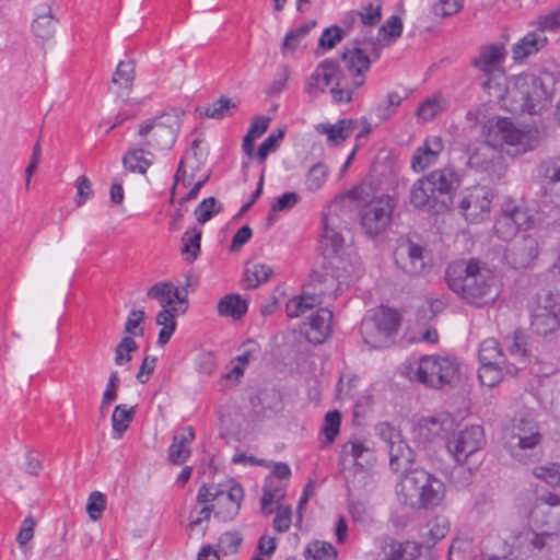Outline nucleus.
Instances as JSON below:
<instances>
[{
  "label": "nucleus",
  "instance_id": "f257e3e1",
  "mask_svg": "<svg viewBox=\"0 0 560 560\" xmlns=\"http://www.w3.org/2000/svg\"><path fill=\"white\" fill-rule=\"evenodd\" d=\"M506 49L502 43L485 45L472 65L487 78L481 84L492 96L500 100L502 107L514 114H537L549 106L553 94V78L546 73L536 75L522 73L506 80L504 89L503 61Z\"/></svg>",
  "mask_w": 560,
  "mask_h": 560
},
{
  "label": "nucleus",
  "instance_id": "f03ea898",
  "mask_svg": "<svg viewBox=\"0 0 560 560\" xmlns=\"http://www.w3.org/2000/svg\"><path fill=\"white\" fill-rule=\"evenodd\" d=\"M336 221L334 215L326 217L322 235L327 270L324 275L313 276L303 293L287 303L289 317H300L306 311L323 304L325 298L335 299L342 287H348L361 275L358 257L343 249L345 240L335 228Z\"/></svg>",
  "mask_w": 560,
  "mask_h": 560
},
{
  "label": "nucleus",
  "instance_id": "7ed1b4c3",
  "mask_svg": "<svg viewBox=\"0 0 560 560\" xmlns=\"http://www.w3.org/2000/svg\"><path fill=\"white\" fill-rule=\"evenodd\" d=\"M374 50L375 44L371 39H354L342 54L345 71L337 61L323 60L306 80L305 93L314 100L329 89L334 103H350L354 92L365 83L372 63L369 54Z\"/></svg>",
  "mask_w": 560,
  "mask_h": 560
},
{
  "label": "nucleus",
  "instance_id": "20e7f679",
  "mask_svg": "<svg viewBox=\"0 0 560 560\" xmlns=\"http://www.w3.org/2000/svg\"><path fill=\"white\" fill-rule=\"evenodd\" d=\"M538 141L536 129L522 130L508 118H497L488 124V140L470 144L466 150V164L478 172L500 176L503 159L499 150L506 144L515 148L514 153L533 149Z\"/></svg>",
  "mask_w": 560,
  "mask_h": 560
},
{
  "label": "nucleus",
  "instance_id": "39448f33",
  "mask_svg": "<svg viewBox=\"0 0 560 560\" xmlns=\"http://www.w3.org/2000/svg\"><path fill=\"white\" fill-rule=\"evenodd\" d=\"M446 281L455 294L475 307L489 306L498 296L494 272L478 259L451 264L446 269Z\"/></svg>",
  "mask_w": 560,
  "mask_h": 560
},
{
  "label": "nucleus",
  "instance_id": "423d86ee",
  "mask_svg": "<svg viewBox=\"0 0 560 560\" xmlns=\"http://www.w3.org/2000/svg\"><path fill=\"white\" fill-rule=\"evenodd\" d=\"M348 197L361 207L360 220L366 234L375 236L387 229L396 207L389 195L364 182L351 189Z\"/></svg>",
  "mask_w": 560,
  "mask_h": 560
},
{
  "label": "nucleus",
  "instance_id": "0eeeda50",
  "mask_svg": "<svg viewBox=\"0 0 560 560\" xmlns=\"http://www.w3.org/2000/svg\"><path fill=\"white\" fill-rule=\"evenodd\" d=\"M404 374L411 382L440 389L459 377V363L450 355H422L409 361L404 368Z\"/></svg>",
  "mask_w": 560,
  "mask_h": 560
},
{
  "label": "nucleus",
  "instance_id": "6e6552de",
  "mask_svg": "<svg viewBox=\"0 0 560 560\" xmlns=\"http://www.w3.org/2000/svg\"><path fill=\"white\" fill-rule=\"evenodd\" d=\"M147 295L156 300L161 305V311L155 316V323L162 327L158 343L164 346L176 330V317L187 311V295L183 294L178 287L168 281L155 283L148 290Z\"/></svg>",
  "mask_w": 560,
  "mask_h": 560
},
{
  "label": "nucleus",
  "instance_id": "1a4fd4ad",
  "mask_svg": "<svg viewBox=\"0 0 560 560\" xmlns=\"http://www.w3.org/2000/svg\"><path fill=\"white\" fill-rule=\"evenodd\" d=\"M182 114L179 109H171L142 121L138 128L142 144L154 150L172 148L180 128Z\"/></svg>",
  "mask_w": 560,
  "mask_h": 560
},
{
  "label": "nucleus",
  "instance_id": "9d476101",
  "mask_svg": "<svg viewBox=\"0 0 560 560\" xmlns=\"http://www.w3.org/2000/svg\"><path fill=\"white\" fill-rule=\"evenodd\" d=\"M399 325L398 314L385 307L369 312L361 323L363 341L372 349L387 347Z\"/></svg>",
  "mask_w": 560,
  "mask_h": 560
},
{
  "label": "nucleus",
  "instance_id": "9b49d317",
  "mask_svg": "<svg viewBox=\"0 0 560 560\" xmlns=\"http://www.w3.org/2000/svg\"><path fill=\"white\" fill-rule=\"evenodd\" d=\"M511 363L480 364L478 377L482 385L493 387L498 385L505 374L515 375L529 361V352L522 332H515L513 341L509 345Z\"/></svg>",
  "mask_w": 560,
  "mask_h": 560
},
{
  "label": "nucleus",
  "instance_id": "f8f14e48",
  "mask_svg": "<svg viewBox=\"0 0 560 560\" xmlns=\"http://www.w3.org/2000/svg\"><path fill=\"white\" fill-rule=\"evenodd\" d=\"M530 326L541 336L553 334L560 328V290L538 294L530 306Z\"/></svg>",
  "mask_w": 560,
  "mask_h": 560
},
{
  "label": "nucleus",
  "instance_id": "ddd939ff",
  "mask_svg": "<svg viewBox=\"0 0 560 560\" xmlns=\"http://www.w3.org/2000/svg\"><path fill=\"white\" fill-rule=\"evenodd\" d=\"M485 445L483 430L479 425H471L462 430L448 441V451L455 460L467 465L471 471L477 469L481 463L480 451Z\"/></svg>",
  "mask_w": 560,
  "mask_h": 560
},
{
  "label": "nucleus",
  "instance_id": "4468645a",
  "mask_svg": "<svg viewBox=\"0 0 560 560\" xmlns=\"http://www.w3.org/2000/svg\"><path fill=\"white\" fill-rule=\"evenodd\" d=\"M375 433L386 444L390 468L396 472L410 471L415 453L402 439L401 433L387 422L376 424Z\"/></svg>",
  "mask_w": 560,
  "mask_h": 560
},
{
  "label": "nucleus",
  "instance_id": "2eb2a0df",
  "mask_svg": "<svg viewBox=\"0 0 560 560\" xmlns=\"http://www.w3.org/2000/svg\"><path fill=\"white\" fill-rule=\"evenodd\" d=\"M492 192L486 186L465 188L459 196L458 209L465 220L478 224L490 217Z\"/></svg>",
  "mask_w": 560,
  "mask_h": 560
},
{
  "label": "nucleus",
  "instance_id": "dca6fc26",
  "mask_svg": "<svg viewBox=\"0 0 560 560\" xmlns=\"http://www.w3.org/2000/svg\"><path fill=\"white\" fill-rule=\"evenodd\" d=\"M427 470L415 468L404 474L396 485L398 501L411 509H422Z\"/></svg>",
  "mask_w": 560,
  "mask_h": 560
},
{
  "label": "nucleus",
  "instance_id": "f3484780",
  "mask_svg": "<svg viewBox=\"0 0 560 560\" xmlns=\"http://www.w3.org/2000/svg\"><path fill=\"white\" fill-rule=\"evenodd\" d=\"M529 522L535 530L541 535H557L560 533V498L549 494L530 512Z\"/></svg>",
  "mask_w": 560,
  "mask_h": 560
},
{
  "label": "nucleus",
  "instance_id": "a211bd4d",
  "mask_svg": "<svg viewBox=\"0 0 560 560\" xmlns=\"http://www.w3.org/2000/svg\"><path fill=\"white\" fill-rule=\"evenodd\" d=\"M395 261L404 272L418 276L425 271L429 257L423 246L406 240L399 242L395 250Z\"/></svg>",
  "mask_w": 560,
  "mask_h": 560
},
{
  "label": "nucleus",
  "instance_id": "6ab92c4d",
  "mask_svg": "<svg viewBox=\"0 0 560 560\" xmlns=\"http://www.w3.org/2000/svg\"><path fill=\"white\" fill-rule=\"evenodd\" d=\"M243 498L244 491L238 483L231 482L226 489H221L213 504L215 517L222 521L233 520L240 512Z\"/></svg>",
  "mask_w": 560,
  "mask_h": 560
},
{
  "label": "nucleus",
  "instance_id": "aec40b11",
  "mask_svg": "<svg viewBox=\"0 0 560 560\" xmlns=\"http://www.w3.org/2000/svg\"><path fill=\"white\" fill-rule=\"evenodd\" d=\"M444 150V142L440 136H428L424 141L416 148L410 167L416 173L424 172L435 165Z\"/></svg>",
  "mask_w": 560,
  "mask_h": 560
},
{
  "label": "nucleus",
  "instance_id": "412c9836",
  "mask_svg": "<svg viewBox=\"0 0 560 560\" xmlns=\"http://www.w3.org/2000/svg\"><path fill=\"white\" fill-rule=\"evenodd\" d=\"M537 240L532 235H524L506 248L504 258L514 268L528 267L538 256Z\"/></svg>",
  "mask_w": 560,
  "mask_h": 560
},
{
  "label": "nucleus",
  "instance_id": "4be33fe9",
  "mask_svg": "<svg viewBox=\"0 0 560 560\" xmlns=\"http://www.w3.org/2000/svg\"><path fill=\"white\" fill-rule=\"evenodd\" d=\"M410 203L418 209L425 211L440 212L446 209V202L439 197L429 185V180L423 176L418 178L410 187L409 191Z\"/></svg>",
  "mask_w": 560,
  "mask_h": 560
},
{
  "label": "nucleus",
  "instance_id": "5701e85b",
  "mask_svg": "<svg viewBox=\"0 0 560 560\" xmlns=\"http://www.w3.org/2000/svg\"><path fill=\"white\" fill-rule=\"evenodd\" d=\"M423 177L429 180L439 199L453 196L460 185L459 175L450 166L433 170Z\"/></svg>",
  "mask_w": 560,
  "mask_h": 560
},
{
  "label": "nucleus",
  "instance_id": "b1692460",
  "mask_svg": "<svg viewBox=\"0 0 560 560\" xmlns=\"http://www.w3.org/2000/svg\"><path fill=\"white\" fill-rule=\"evenodd\" d=\"M331 319L332 313L327 307L312 314L302 328L306 339L315 345L323 343L330 336Z\"/></svg>",
  "mask_w": 560,
  "mask_h": 560
},
{
  "label": "nucleus",
  "instance_id": "393cba45",
  "mask_svg": "<svg viewBox=\"0 0 560 560\" xmlns=\"http://www.w3.org/2000/svg\"><path fill=\"white\" fill-rule=\"evenodd\" d=\"M350 19L352 20H359L360 24L366 28L364 34L360 37H357L355 39H363L368 38L371 39L374 44H376L375 40L371 36H369V33L371 32V27L376 25L381 20V2L380 0H373L369 2L366 5L362 8L361 11H351L350 12ZM370 59L372 58L377 59L380 54L377 49V45H375V50L371 51L369 54Z\"/></svg>",
  "mask_w": 560,
  "mask_h": 560
},
{
  "label": "nucleus",
  "instance_id": "a878e982",
  "mask_svg": "<svg viewBox=\"0 0 560 560\" xmlns=\"http://www.w3.org/2000/svg\"><path fill=\"white\" fill-rule=\"evenodd\" d=\"M547 36L542 30L536 28L524 35L513 45L512 54L515 61H521L527 57L537 54L547 45Z\"/></svg>",
  "mask_w": 560,
  "mask_h": 560
},
{
  "label": "nucleus",
  "instance_id": "bb28decb",
  "mask_svg": "<svg viewBox=\"0 0 560 560\" xmlns=\"http://www.w3.org/2000/svg\"><path fill=\"white\" fill-rule=\"evenodd\" d=\"M287 482L276 477H267L265 480L262 497L260 500L261 512L269 515L275 512L276 506L284 499Z\"/></svg>",
  "mask_w": 560,
  "mask_h": 560
},
{
  "label": "nucleus",
  "instance_id": "cd10ccee",
  "mask_svg": "<svg viewBox=\"0 0 560 560\" xmlns=\"http://www.w3.org/2000/svg\"><path fill=\"white\" fill-rule=\"evenodd\" d=\"M195 439V433L191 427H186L178 430L174 436L172 444L168 447V458L175 465H183L190 456V444Z\"/></svg>",
  "mask_w": 560,
  "mask_h": 560
},
{
  "label": "nucleus",
  "instance_id": "c85d7f7f",
  "mask_svg": "<svg viewBox=\"0 0 560 560\" xmlns=\"http://www.w3.org/2000/svg\"><path fill=\"white\" fill-rule=\"evenodd\" d=\"M513 341L512 338L505 340L506 352L500 347L494 338L485 339L479 347V361L480 364H508L511 363L509 345Z\"/></svg>",
  "mask_w": 560,
  "mask_h": 560
},
{
  "label": "nucleus",
  "instance_id": "c756f323",
  "mask_svg": "<svg viewBox=\"0 0 560 560\" xmlns=\"http://www.w3.org/2000/svg\"><path fill=\"white\" fill-rule=\"evenodd\" d=\"M355 126L352 119H341L336 124H319L316 130L327 137L329 145H339L353 133Z\"/></svg>",
  "mask_w": 560,
  "mask_h": 560
},
{
  "label": "nucleus",
  "instance_id": "7c9ffc66",
  "mask_svg": "<svg viewBox=\"0 0 560 560\" xmlns=\"http://www.w3.org/2000/svg\"><path fill=\"white\" fill-rule=\"evenodd\" d=\"M57 20L52 10L43 5L37 9L36 16L32 23L33 34L40 39H49L56 31Z\"/></svg>",
  "mask_w": 560,
  "mask_h": 560
},
{
  "label": "nucleus",
  "instance_id": "2f4dec72",
  "mask_svg": "<svg viewBox=\"0 0 560 560\" xmlns=\"http://www.w3.org/2000/svg\"><path fill=\"white\" fill-rule=\"evenodd\" d=\"M330 176V170L324 162L312 164L304 175V189L315 194L322 190Z\"/></svg>",
  "mask_w": 560,
  "mask_h": 560
},
{
  "label": "nucleus",
  "instance_id": "473e14b6",
  "mask_svg": "<svg viewBox=\"0 0 560 560\" xmlns=\"http://www.w3.org/2000/svg\"><path fill=\"white\" fill-rule=\"evenodd\" d=\"M340 456L343 460H351L354 466L363 468L370 464L371 450L359 440H350L341 447Z\"/></svg>",
  "mask_w": 560,
  "mask_h": 560
},
{
  "label": "nucleus",
  "instance_id": "72a5a7b5",
  "mask_svg": "<svg viewBox=\"0 0 560 560\" xmlns=\"http://www.w3.org/2000/svg\"><path fill=\"white\" fill-rule=\"evenodd\" d=\"M425 478L422 509H434L441 505L445 498V485L441 479L428 471Z\"/></svg>",
  "mask_w": 560,
  "mask_h": 560
},
{
  "label": "nucleus",
  "instance_id": "f704fd0d",
  "mask_svg": "<svg viewBox=\"0 0 560 560\" xmlns=\"http://www.w3.org/2000/svg\"><path fill=\"white\" fill-rule=\"evenodd\" d=\"M384 560H416L419 553L418 547L411 541L387 542L384 548Z\"/></svg>",
  "mask_w": 560,
  "mask_h": 560
},
{
  "label": "nucleus",
  "instance_id": "c9c22d12",
  "mask_svg": "<svg viewBox=\"0 0 560 560\" xmlns=\"http://www.w3.org/2000/svg\"><path fill=\"white\" fill-rule=\"evenodd\" d=\"M136 413V407H127L126 405H117L112 415V436L115 440L122 438L129 428Z\"/></svg>",
  "mask_w": 560,
  "mask_h": 560
},
{
  "label": "nucleus",
  "instance_id": "e433bc0d",
  "mask_svg": "<svg viewBox=\"0 0 560 560\" xmlns=\"http://www.w3.org/2000/svg\"><path fill=\"white\" fill-rule=\"evenodd\" d=\"M273 275L271 266L262 262L248 264L245 269L244 282L247 289H254L267 282Z\"/></svg>",
  "mask_w": 560,
  "mask_h": 560
},
{
  "label": "nucleus",
  "instance_id": "4c0bfd02",
  "mask_svg": "<svg viewBox=\"0 0 560 560\" xmlns=\"http://www.w3.org/2000/svg\"><path fill=\"white\" fill-rule=\"evenodd\" d=\"M247 302L238 294H229L222 298L218 304V313L221 316H230L234 319L241 318L246 314Z\"/></svg>",
  "mask_w": 560,
  "mask_h": 560
},
{
  "label": "nucleus",
  "instance_id": "58836bf2",
  "mask_svg": "<svg viewBox=\"0 0 560 560\" xmlns=\"http://www.w3.org/2000/svg\"><path fill=\"white\" fill-rule=\"evenodd\" d=\"M151 153H145L142 149H137L128 152L124 159V166L130 172H138L144 174L152 164Z\"/></svg>",
  "mask_w": 560,
  "mask_h": 560
},
{
  "label": "nucleus",
  "instance_id": "ea45409f",
  "mask_svg": "<svg viewBox=\"0 0 560 560\" xmlns=\"http://www.w3.org/2000/svg\"><path fill=\"white\" fill-rule=\"evenodd\" d=\"M237 108V102L228 98V97H220L212 104L208 105L202 114L212 119H222L229 116H232Z\"/></svg>",
  "mask_w": 560,
  "mask_h": 560
},
{
  "label": "nucleus",
  "instance_id": "a19ab883",
  "mask_svg": "<svg viewBox=\"0 0 560 560\" xmlns=\"http://www.w3.org/2000/svg\"><path fill=\"white\" fill-rule=\"evenodd\" d=\"M509 214L511 215L516 228L520 230H529L536 225V213L520 206H504Z\"/></svg>",
  "mask_w": 560,
  "mask_h": 560
},
{
  "label": "nucleus",
  "instance_id": "79ce46f5",
  "mask_svg": "<svg viewBox=\"0 0 560 560\" xmlns=\"http://www.w3.org/2000/svg\"><path fill=\"white\" fill-rule=\"evenodd\" d=\"M446 108V101L441 95H434L427 98L418 107V118L423 121H430Z\"/></svg>",
  "mask_w": 560,
  "mask_h": 560
},
{
  "label": "nucleus",
  "instance_id": "37998d69",
  "mask_svg": "<svg viewBox=\"0 0 560 560\" xmlns=\"http://www.w3.org/2000/svg\"><path fill=\"white\" fill-rule=\"evenodd\" d=\"M201 230L189 229L182 237V254L187 256V260L192 261L197 258L200 250Z\"/></svg>",
  "mask_w": 560,
  "mask_h": 560
},
{
  "label": "nucleus",
  "instance_id": "c03bdc74",
  "mask_svg": "<svg viewBox=\"0 0 560 560\" xmlns=\"http://www.w3.org/2000/svg\"><path fill=\"white\" fill-rule=\"evenodd\" d=\"M493 230L497 236L503 241H510L517 234L518 229L505 207H503L501 213L497 218Z\"/></svg>",
  "mask_w": 560,
  "mask_h": 560
},
{
  "label": "nucleus",
  "instance_id": "a18cd8bd",
  "mask_svg": "<svg viewBox=\"0 0 560 560\" xmlns=\"http://www.w3.org/2000/svg\"><path fill=\"white\" fill-rule=\"evenodd\" d=\"M307 560H336L337 550L327 541H314L307 546Z\"/></svg>",
  "mask_w": 560,
  "mask_h": 560
},
{
  "label": "nucleus",
  "instance_id": "49530a36",
  "mask_svg": "<svg viewBox=\"0 0 560 560\" xmlns=\"http://www.w3.org/2000/svg\"><path fill=\"white\" fill-rule=\"evenodd\" d=\"M135 80V65L131 60L120 61L112 78V83L129 89Z\"/></svg>",
  "mask_w": 560,
  "mask_h": 560
},
{
  "label": "nucleus",
  "instance_id": "de8ad7c7",
  "mask_svg": "<svg viewBox=\"0 0 560 560\" xmlns=\"http://www.w3.org/2000/svg\"><path fill=\"white\" fill-rule=\"evenodd\" d=\"M341 424V415L338 410L328 411L325 415L324 422L322 425V433L324 434L328 444L332 443L339 431Z\"/></svg>",
  "mask_w": 560,
  "mask_h": 560
},
{
  "label": "nucleus",
  "instance_id": "09e8293b",
  "mask_svg": "<svg viewBox=\"0 0 560 560\" xmlns=\"http://www.w3.org/2000/svg\"><path fill=\"white\" fill-rule=\"evenodd\" d=\"M533 474L536 478L544 480L551 487L560 485V465L548 464L534 468Z\"/></svg>",
  "mask_w": 560,
  "mask_h": 560
},
{
  "label": "nucleus",
  "instance_id": "8fccbe9b",
  "mask_svg": "<svg viewBox=\"0 0 560 560\" xmlns=\"http://www.w3.org/2000/svg\"><path fill=\"white\" fill-rule=\"evenodd\" d=\"M137 342L129 336L124 337L115 349V363L124 365L131 360V353L137 350Z\"/></svg>",
  "mask_w": 560,
  "mask_h": 560
},
{
  "label": "nucleus",
  "instance_id": "3c124183",
  "mask_svg": "<svg viewBox=\"0 0 560 560\" xmlns=\"http://www.w3.org/2000/svg\"><path fill=\"white\" fill-rule=\"evenodd\" d=\"M221 207H217V200L213 197L203 199L195 209V215L199 223L203 224L209 221L213 214L220 211Z\"/></svg>",
  "mask_w": 560,
  "mask_h": 560
},
{
  "label": "nucleus",
  "instance_id": "603ef678",
  "mask_svg": "<svg viewBox=\"0 0 560 560\" xmlns=\"http://www.w3.org/2000/svg\"><path fill=\"white\" fill-rule=\"evenodd\" d=\"M448 530L450 522L444 515H438L428 523V535L434 542L444 538Z\"/></svg>",
  "mask_w": 560,
  "mask_h": 560
},
{
  "label": "nucleus",
  "instance_id": "864d4df0",
  "mask_svg": "<svg viewBox=\"0 0 560 560\" xmlns=\"http://www.w3.org/2000/svg\"><path fill=\"white\" fill-rule=\"evenodd\" d=\"M106 506V499L102 492L94 491L90 494L86 503V512L91 520L97 521Z\"/></svg>",
  "mask_w": 560,
  "mask_h": 560
},
{
  "label": "nucleus",
  "instance_id": "5fc2aeb1",
  "mask_svg": "<svg viewBox=\"0 0 560 560\" xmlns=\"http://www.w3.org/2000/svg\"><path fill=\"white\" fill-rule=\"evenodd\" d=\"M276 516L272 522L273 528L278 533H285L290 529L292 524V509L290 505L285 506H276Z\"/></svg>",
  "mask_w": 560,
  "mask_h": 560
},
{
  "label": "nucleus",
  "instance_id": "6e6d98bb",
  "mask_svg": "<svg viewBox=\"0 0 560 560\" xmlns=\"http://www.w3.org/2000/svg\"><path fill=\"white\" fill-rule=\"evenodd\" d=\"M542 440L540 431H535L528 436H521L516 441H510L511 453L516 456V450H533L537 447Z\"/></svg>",
  "mask_w": 560,
  "mask_h": 560
},
{
  "label": "nucleus",
  "instance_id": "4d7b16f0",
  "mask_svg": "<svg viewBox=\"0 0 560 560\" xmlns=\"http://www.w3.org/2000/svg\"><path fill=\"white\" fill-rule=\"evenodd\" d=\"M242 542V537L236 532H228L220 536L218 548L224 555H231L237 551Z\"/></svg>",
  "mask_w": 560,
  "mask_h": 560
},
{
  "label": "nucleus",
  "instance_id": "13d9d810",
  "mask_svg": "<svg viewBox=\"0 0 560 560\" xmlns=\"http://www.w3.org/2000/svg\"><path fill=\"white\" fill-rule=\"evenodd\" d=\"M283 138V131L277 130V132L270 133L260 144L257 155L260 161H265L266 158L275 152Z\"/></svg>",
  "mask_w": 560,
  "mask_h": 560
},
{
  "label": "nucleus",
  "instance_id": "bf43d9fd",
  "mask_svg": "<svg viewBox=\"0 0 560 560\" xmlns=\"http://www.w3.org/2000/svg\"><path fill=\"white\" fill-rule=\"evenodd\" d=\"M144 319V311L136 310L131 311L127 317L125 323V331L130 336H140L142 335V328L140 324Z\"/></svg>",
  "mask_w": 560,
  "mask_h": 560
},
{
  "label": "nucleus",
  "instance_id": "052dcab7",
  "mask_svg": "<svg viewBox=\"0 0 560 560\" xmlns=\"http://www.w3.org/2000/svg\"><path fill=\"white\" fill-rule=\"evenodd\" d=\"M75 203L77 206L81 207L93 195L92 183L86 176H80L75 180Z\"/></svg>",
  "mask_w": 560,
  "mask_h": 560
},
{
  "label": "nucleus",
  "instance_id": "680f3d73",
  "mask_svg": "<svg viewBox=\"0 0 560 560\" xmlns=\"http://www.w3.org/2000/svg\"><path fill=\"white\" fill-rule=\"evenodd\" d=\"M343 37V32L339 26H331L326 28L320 38L319 45L324 48H334Z\"/></svg>",
  "mask_w": 560,
  "mask_h": 560
},
{
  "label": "nucleus",
  "instance_id": "e2e57ef3",
  "mask_svg": "<svg viewBox=\"0 0 560 560\" xmlns=\"http://www.w3.org/2000/svg\"><path fill=\"white\" fill-rule=\"evenodd\" d=\"M299 195L294 191H288L279 196L271 206L272 211H287L292 209L299 202Z\"/></svg>",
  "mask_w": 560,
  "mask_h": 560
},
{
  "label": "nucleus",
  "instance_id": "0e129e2a",
  "mask_svg": "<svg viewBox=\"0 0 560 560\" xmlns=\"http://www.w3.org/2000/svg\"><path fill=\"white\" fill-rule=\"evenodd\" d=\"M463 7V0H439L434 5V13L440 16H450L458 12Z\"/></svg>",
  "mask_w": 560,
  "mask_h": 560
},
{
  "label": "nucleus",
  "instance_id": "69168bd1",
  "mask_svg": "<svg viewBox=\"0 0 560 560\" xmlns=\"http://www.w3.org/2000/svg\"><path fill=\"white\" fill-rule=\"evenodd\" d=\"M540 174L550 183L560 182V158L544 162L540 166Z\"/></svg>",
  "mask_w": 560,
  "mask_h": 560
},
{
  "label": "nucleus",
  "instance_id": "338daca9",
  "mask_svg": "<svg viewBox=\"0 0 560 560\" xmlns=\"http://www.w3.org/2000/svg\"><path fill=\"white\" fill-rule=\"evenodd\" d=\"M301 31L292 30L287 33L282 46L281 52L284 56L293 55L304 37L300 36Z\"/></svg>",
  "mask_w": 560,
  "mask_h": 560
},
{
  "label": "nucleus",
  "instance_id": "774afa93",
  "mask_svg": "<svg viewBox=\"0 0 560 560\" xmlns=\"http://www.w3.org/2000/svg\"><path fill=\"white\" fill-rule=\"evenodd\" d=\"M538 28L542 30L544 33L560 28V9L541 16L538 21Z\"/></svg>",
  "mask_w": 560,
  "mask_h": 560
}]
</instances>
